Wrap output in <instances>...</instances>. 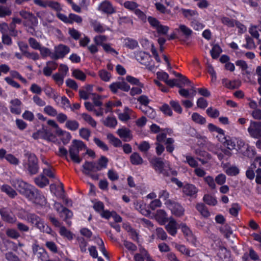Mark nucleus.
Instances as JSON below:
<instances>
[{"mask_svg": "<svg viewBox=\"0 0 261 261\" xmlns=\"http://www.w3.org/2000/svg\"><path fill=\"white\" fill-rule=\"evenodd\" d=\"M150 162L155 170L160 173L167 176L177 175L176 171L171 169L168 163H163L159 158H153L150 161Z\"/></svg>", "mask_w": 261, "mask_h": 261, "instance_id": "1", "label": "nucleus"}, {"mask_svg": "<svg viewBox=\"0 0 261 261\" xmlns=\"http://www.w3.org/2000/svg\"><path fill=\"white\" fill-rule=\"evenodd\" d=\"M26 160L23 161L24 168L27 169L31 174H36L39 170L38 159L36 155L31 153L27 152L25 154Z\"/></svg>", "mask_w": 261, "mask_h": 261, "instance_id": "2", "label": "nucleus"}, {"mask_svg": "<svg viewBox=\"0 0 261 261\" xmlns=\"http://www.w3.org/2000/svg\"><path fill=\"white\" fill-rule=\"evenodd\" d=\"M12 185L26 198L32 196L30 195L35 187L20 179H13L11 181Z\"/></svg>", "mask_w": 261, "mask_h": 261, "instance_id": "3", "label": "nucleus"}, {"mask_svg": "<svg viewBox=\"0 0 261 261\" xmlns=\"http://www.w3.org/2000/svg\"><path fill=\"white\" fill-rule=\"evenodd\" d=\"M18 217L22 219L27 220L29 222L35 225L41 231L45 232L47 233H50L51 231V228L48 227V226H46L42 219L35 214H30L27 215V218L21 216L20 215H18Z\"/></svg>", "mask_w": 261, "mask_h": 261, "instance_id": "4", "label": "nucleus"}, {"mask_svg": "<svg viewBox=\"0 0 261 261\" xmlns=\"http://www.w3.org/2000/svg\"><path fill=\"white\" fill-rule=\"evenodd\" d=\"M32 137L34 139H42L46 140L49 142H53L56 145L60 144V143L57 137L52 134L48 129H43V130H38L32 135Z\"/></svg>", "mask_w": 261, "mask_h": 261, "instance_id": "5", "label": "nucleus"}, {"mask_svg": "<svg viewBox=\"0 0 261 261\" xmlns=\"http://www.w3.org/2000/svg\"><path fill=\"white\" fill-rule=\"evenodd\" d=\"M99 171V168L97 167V164L93 162H86L83 165L82 172L85 175H88L94 180H97L99 177L97 172Z\"/></svg>", "mask_w": 261, "mask_h": 261, "instance_id": "6", "label": "nucleus"}, {"mask_svg": "<svg viewBox=\"0 0 261 261\" xmlns=\"http://www.w3.org/2000/svg\"><path fill=\"white\" fill-rule=\"evenodd\" d=\"M165 204L175 216L180 217L184 214L185 209L179 203L172 200H167L165 202Z\"/></svg>", "mask_w": 261, "mask_h": 261, "instance_id": "7", "label": "nucleus"}, {"mask_svg": "<svg viewBox=\"0 0 261 261\" xmlns=\"http://www.w3.org/2000/svg\"><path fill=\"white\" fill-rule=\"evenodd\" d=\"M248 132L251 137L255 139L261 138V121L251 120Z\"/></svg>", "mask_w": 261, "mask_h": 261, "instance_id": "8", "label": "nucleus"}, {"mask_svg": "<svg viewBox=\"0 0 261 261\" xmlns=\"http://www.w3.org/2000/svg\"><path fill=\"white\" fill-rule=\"evenodd\" d=\"M166 134L162 133L156 136V147H172L174 140L172 138H167Z\"/></svg>", "mask_w": 261, "mask_h": 261, "instance_id": "9", "label": "nucleus"}, {"mask_svg": "<svg viewBox=\"0 0 261 261\" xmlns=\"http://www.w3.org/2000/svg\"><path fill=\"white\" fill-rule=\"evenodd\" d=\"M30 195H32V196L27 198L33 203L40 205H44L46 203V199L44 195L35 188Z\"/></svg>", "mask_w": 261, "mask_h": 261, "instance_id": "10", "label": "nucleus"}, {"mask_svg": "<svg viewBox=\"0 0 261 261\" xmlns=\"http://www.w3.org/2000/svg\"><path fill=\"white\" fill-rule=\"evenodd\" d=\"M119 79H121L122 81L112 83L109 86V88L113 93H116L118 89L124 92H128L130 89V86L124 81L123 78L120 77Z\"/></svg>", "mask_w": 261, "mask_h": 261, "instance_id": "11", "label": "nucleus"}, {"mask_svg": "<svg viewBox=\"0 0 261 261\" xmlns=\"http://www.w3.org/2000/svg\"><path fill=\"white\" fill-rule=\"evenodd\" d=\"M69 51V47L65 45L60 44L55 47V53L53 55L52 59L57 60L60 58H63Z\"/></svg>", "mask_w": 261, "mask_h": 261, "instance_id": "12", "label": "nucleus"}, {"mask_svg": "<svg viewBox=\"0 0 261 261\" xmlns=\"http://www.w3.org/2000/svg\"><path fill=\"white\" fill-rule=\"evenodd\" d=\"M98 10L103 14L111 15L116 12L115 8L112 3L108 1L102 2L98 6Z\"/></svg>", "mask_w": 261, "mask_h": 261, "instance_id": "13", "label": "nucleus"}, {"mask_svg": "<svg viewBox=\"0 0 261 261\" xmlns=\"http://www.w3.org/2000/svg\"><path fill=\"white\" fill-rule=\"evenodd\" d=\"M0 215L3 221L9 223H14L16 222V216L13 214L11 210L7 208H2L0 209Z\"/></svg>", "mask_w": 261, "mask_h": 261, "instance_id": "14", "label": "nucleus"}, {"mask_svg": "<svg viewBox=\"0 0 261 261\" xmlns=\"http://www.w3.org/2000/svg\"><path fill=\"white\" fill-rule=\"evenodd\" d=\"M198 192V188L193 184H186L182 187V192L186 196L195 198Z\"/></svg>", "mask_w": 261, "mask_h": 261, "instance_id": "15", "label": "nucleus"}, {"mask_svg": "<svg viewBox=\"0 0 261 261\" xmlns=\"http://www.w3.org/2000/svg\"><path fill=\"white\" fill-rule=\"evenodd\" d=\"M176 30L180 36L182 37L179 40L184 42H186L189 39L193 33L192 30L185 24L179 25V28L176 29Z\"/></svg>", "mask_w": 261, "mask_h": 261, "instance_id": "16", "label": "nucleus"}, {"mask_svg": "<svg viewBox=\"0 0 261 261\" xmlns=\"http://www.w3.org/2000/svg\"><path fill=\"white\" fill-rule=\"evenodd\" d=\"M136 60L141 64L145 66L149 65V60H151V55L146 52L137 51L135 53Z\"/></svg>", "mask_w": 261, "mask_h": 261, "instance_id": "17", "label": "nucleus"}, {"mask_svg": "<svg viewBox=\"0 0 261 261\" xmlns=\"http://www.w3.org/2000/svg\"><path fill=\"white\" fill-rule=\"evenodd\" d=\"M54 208L59 213L60 217L64 218L65 220L71 218L73 215L71 211L64 207L60 203L55 202Z\"/></svg>", "mask_w": 261, "mask_h": 261, "instance_id": "18", "label": "nucleus"}, {"mask_svg": "<svg viewBox=\"0 0 261 261\" xmlns=\"http://www.w3.org/2000/svg\"><path fill=\"white\" fill-rule=\"evenodd\" d=\"M181 229L187 240L190 243L195 245L196 239L190 229L186 224H181Z\"/></svg>", "mask_w": 261, "mask_h": 261, "instance_id": "19", "label": "nucleus"}, {"mask_svg": "<svg viewBox=\"0 0 261 261\" xmlns=\"http://www.w3.org/2000/svg\"><path fill=\"white\" fill-rule=\"evenodd\" d=\"M10 110L11 113L15 115H19L21 112V106L22 102L18 98L12 99L10 101Z\"/></svg>", "mask_w": 261, "mask_h": 261, "instance_id": "20", "label": "nucleus"}, {"mask_svg": "<svg viewBox=\"0 0 261 261\" xmlns=\"http://www.w3.org/2000/svg\"><path fill=\"white\" fill-rule=\"evenodd\" d=\"M168 221V223L166 225L165 228L169 234L175 236L177 233L178 224L172 217L169 218Z\"/></svg>", "mask_w": 261, "mask_h": 261, "instance_id": "21", "label": "nucleus"}, {"mask_svg": "<svg viewBox=\"0 0 261 261\" xmlns=\"http://www.w3.org/2000/svg\"><path fill=\"white\" fill-rule=\"evenodd\" d=\"M117 133L119 137L124 142H128L133 138L131 131L126 127L118 129Z\"/></svg>", "mask_w": 261, "mask_h": 261, "instance_id": "22", "label": "nucleus"}, {"mask_svg": "<svg viewBox=\"0 0 261 261\" xmlns=\"http://www.w3.org/2000/svg\"><path fill=\"white\" fill-rule=\"evenodd\" d=\"M134 259L135 261H155L144 249L141 250L140 253H137L134 255Z\"/></svg>", "mask_w": 261, "mask_h": 261, "instance_id": "23", "label": "nucleus"}, {"mask_svg": "<svg viewBox=\"0 0 261 261\" xmlns=\"http://www.w3.org/2000/svg\"><path fill=\"white\" fill-rule=\"evenodd\" d=\"M244 147L245 146L244 141L240 138L230 137L227 140V142L224 145V146L228 147L231 146L232 147Z\"/></svg>", "mask_w": 261, "mask_h": 261, "instance_id": "24", "label": "nucleus"}, {"mask_svg": "<svg viewBox=\"0 0 261 261\" xmlns=\"http://www.w3.org/2000/svg\"><path fill=\"white\" fill-rule=\"evenodd\" d=\"M155 218L161 225H164L169 220L167 213L163 210H159L156 211Z\"/></svg>", "mask_w": 261, "mask_h": 261, "instance_id": "25", "label": "nucleus"}, {"mask_svg": "<svg viewBox=\"0 0 261 261\" xmlns=\"http://www.w3.org/2000/svg\"><path fill=\"white\" fill-rule=\"evenodd\" d=\"M56 134L60 137V140L63 142V144L64 145H67L71 138V136L70 133L63 130L61 128L59 129L57 131Z\"/></svg>", "mask_w": 261, "mask_h": 261, "instance_id": "26", "label": "nucleus"}, {"mask_svg": "<svg viewBox=\"0 0 261 261\" xmlns=\"http://www.w3.org/2000/svg\"><path fill=\"white\" fill-rule=\"evenodd\" d=\"M82 150V148H70L69 154L71 160L75 163H80L81 159L79 157V153Z\"/></svg>", "mask_w": 261, "mask_h": 261, "instance_id": "27", "label": "nucleus"}, {"mask_svg": "<svg viewBox=\"0 0 261 261\" xmlns=\"http://www.w3.org/2000/svg\"><path fill=\"white\" fill-rule=\"evenodd\" d=\"M179 11L182 13L184 16L189 20L196 18L198 15V13L196 10L181 8Z\"/></svg>", "mask_w": 261, "mask_h": 261, "instance_id": "28", "label": "nucleus"}, {"mask_svg": "<svg viewBox=\"0 0 261 261\" xmlns=\"http://www.w3.org/2000/svg\"><path fill=\"white\" fill-rule=\"evenodd\" d=\"M0 189L10 198H14L17 195L16 191L9 185H4L1 187Z\"/></svg>", "mask_w": 261, "mask_h": 261, "instance_id": "29", "label": "nucleus"}, {"mask_svg": "<svg viewBox=\"0 0 261 261\" xmlns=\"http://www.w3.org/2000/svg\"><path fill=\"white\" fill-rule=\"evenodd\" d=\"M35 184L40 188H43L49 184V180L43 175H40L35 179Z\"/></svg>", "mask_w": 261, "mask_h": 261, "instance_id": "30", "label": "nucleus"}, {"mask_svg": "<svg viewBox=\"0 0 261 261\" xmlns=\"http://www.w3.org/2000/svg\"><path fill=\"white\" fill-rule=\"evenodd\" d=\"M203 201L207 205L215 206L217 204V200L215 196L211 194H205L203 197Z\"/></svg>", "mask_w": 261, "mask_h": 261, "instance_id": "31", "label": "nucleus"}, {"mask_svg": "<svg viewBox=\"0 0 261 261\" xmlns=\"http://www.w3.org/2000/svg\"><path fill=\"white\" fill-rule=\"evenodd\" d=\"M215 132L219 134V135L217 136L218 140L224 146L227 140L229 138V136H225L224 134V130L218 127H217Z\"/></svg>", "mask_w": 261, "mask_h": 261, "instance_id": "32", "label": "nucleus"}, {"mask_svg": "<svg viewBox=\"0 0 261 261\" xmlns=\"http://www.w3.org/2000/svg\"><path fill=\"white\" fill-rule=\"evenodd\" d=\"M124 43L125 46L130 49H134L138 46V41L129 37L124 39Z\"/></svg>", "mask_w": 261, "mask_h": 261, "instance_id": "33", "label": "nucleus"}, {"mask_svg": "<svg viewBox=\"0 0 261 261\" xmlns=\"http://www.w3.org/2000/svg\"><path fill=\"white\" fill-rule=\"evenodd\" d=\"M237 151H243V155L250 159L254 158L255 155V151L253 148H239V150Z\"/></svg>", "mask_w": 261, "mask_h": 261, "instance_id": "34", "label": "nucleus"}, {"mask_svg": "<svg viewBox=\"0 0 261 261\" xmlns=\"http://www.w3.org/2000/svg\"><path fill=\"white\" fill-rule=\"evenodd\" d=\"M135 205L136 208L139 211L142 215L144 216H148L150 215V211L145 208V205L144 204L142 201H137L135 203Z\"/></svg>", "mask_w": 261, "mask_h": 261, "instance_id": "35", "label": "nucleus"}, {"mask_svg": "<svg viewBox=\"0 0 261 261\" xmlns=\"http://www.w3.org/2000/svg\"><path fill=\"white\" fill-rule=\"evenodd\" d=\"M196 208L204 217L206 218L210 216V212L204 204L201 203H197L196 205Z\"/></svg>", "mask_w": 261, "mask_h": 261, "instance_id": "36", "label": "nucleus"}, {"mask_svg": "<svg viewBox=\"0 0 261 261\" xmlns=\"http://www.w3.org/2000/svg\"><path fill=\"white\" fill-rule=\"evenodd\" d=\"M249 256L250 258L253 260H257L258 259L259 257L257 253L252 248L249 249V254L246 253L244 254L243 256V261H249L248 259V256Z\"/></svg>", "mask_w": 261, "mask_h": 261, "instance_id": "37", "label": "nucleus"}, {"mask_svg": "<svg viewBox=\"0 0 261 261\" xmlns=\"http://www.w3.org/2000/svg\"><path fill=\"white\" fill-rule=\"evenodd\" d=\"M219 149L220 152H218L217 155L220 160L223 159L225 156H229L231 154L230 148H225L224 149H222V148H219Z\"/></svg>", "mask_w": 261, "mask_h": 261, "instance_id": "38", "label": "nucleus"}, {"mask_svg": "<svg viewBox=\"0 0 261 261\" xmlns=\"http://www.w3.org/2000/svg\"><path fill=\"white\" fill-rule=\"evenodd\" d=\"M222 50L218 44H215L213 46L210 51L211 56L213 59H216L219 57Z\"/></svg>", "mask_w": 261, "mask_h": 261, "instance_id": "39", "label": "nucleus"}, {"mask_svg": "<svg viewBox=\"0 0 261 261\" xmlns=\"http://www.w3.org/2000/svg\"><path fill=\"white\" fill-rule=\"evenodd\" d=\"M79 123L76 120H67L65 126L71 131H75L79 127Z\"/></svg>", "mask_w": 261, "mask_h": 261, "instance_id": "40", "label": "nucleus"}, {"mask_svg": "<svg viewBox=\"0 0 261 261\" xmlns=\"http://www.w3.org/2000/svg\"><path fill=\"white\" fill-rule=\"evenodd\" d=\"M103 123L107 127L114 128L117 124V121L115 117H108Z\"/></svg>", "mask_w": 261, "mask_h": 261, "instance_id": "41", "label": "nucleus"}, {"mask_svg": "<svg viewBox=\"0 0 261 261\" xmlns=\"http://www.w3.org/2000/svg\"><path fill=\"white\" fill-rule=\"evenodd\" d=\"M107 137L111 144L115 147H121L122 146L121 140L116 138L113 135L111 134H108Z\"/></svg>", "mask_w": 261, "mask_h": 261, "instance_id": "42", "label": "nucleus"}, {"mask_svg": "<svg viewBox=\"0 0 261 261\" xmlns=\"http://www.w3.org/2000/svg\"><path fill=\"white\" fill-rule=\"evenodd\" d=\"M191 117L192 120L196 123L204 124L206 123L205 118L197 113H193Z\"/></svg>", "mask_w": 261, "mask_h": 261, "instance_id": "43", "label": "nucleus"}, {"mask_svg": "<svg viewBox=\"0 0 261 261\" xmlns=\"http://www.w3.org/2000/svg\"><path fill=\"white\" fill-rule=\"evenodd\" d=\"M118 23L120 25L129 24L133 25L134 22L132 18L130 17L127 16L120 17L118 19Z\"/></svg>", "mask_w": 261, "mask_h": 261, "instance_id": "44", "label": "nucleus"}, {"mask_svg": "<svg viewBox=\"0 0 261 261\" xmlns=\"http://www.w3.org/2000/svg\"><path fill=\"white\" fill-rule=\"evenodd\" d=\"M225 173L229 176H236L239 173V168L235 166H231L225 169Z\"/></svg>", "mask_w": 261, "mask_h": 261, "instance_id": "45", "label": "nucleus"}, {"mask_svg": "<svg viewBox=\"0 0 261 261\" xmlns=\"http://www.w3.org/2000/svg\"><path fill=\"white\" fill-rule=\"evenodd\" d=\"M126 80L132 85H136L140 87H144L143 84L141 83L138 79L131 75H127L126 76Z\"/></svg>", "mask_w": 261, "mask_h": 261, "instance_id": "46", "label": "nucleus"}, {"mask_svg": "<svg viewBox=\"0 0 261 261\" xmlns=\"http://www.w3.org/2000/svg\"><path fill=\"white\" fill-rule=\"evenodd\" d=\"M59 233L61 236L66 238L69 240L73 239V234L71 232L66 228L64 226H62L59 231Z\"/></svg>", "mask_w": 261, "mask_h": 261, "instance_id": "47", "label": "nucleus"}, {"mask_svg": "<svg viewBox=\"0 0 261 261\" xmlns=\"http://www.w3.org/2000/svg\"><path fill=\"white\" fill-rule=\"evenodd\" d=\"M72 75L75 79L82 81H85L86 79V75L80 69H74L72 71Z\"/></svg>", "mask_w": 261, "mask_h": 261, "instance_id": "48", "label": "nucleus"}, {"mask_svg": "<svg viewBox=\"0 0 261 261\" xmlns=\"http://www.w3.org/2000/svg\"><path fill=\"white\" fill-rule=\"evenodd\" d=\"M176 249L183 254L191 256L193 254H191V251L184 245L177 244L175 246Z\"/></svg>", "mask_w": 261, "mask_h": 261, "instance_id": "49", "label": "nucleus"}, {"mask_svg": "<svg viewBox=\"0 0 261 261\" xmlns=\"http://www.w3.org/2000/svg\"><path fill=\"white\" fill-rule=\"evenodd\" d=\"M159 37L161 35H166L167 34L169 28L167 25H164L162 24H160L158 28L155 29Z\"/></svg>", "mask_w": 261, "mask_h": 261, "instance_id": "50", "label": "nucleus"}, {"mask_svg": "<svg viewBox=\"0 0 261 261\" xmlns=\"http://www.w3.org/2000/svg\"><path fill=\"white\" fill-rule=\"evenodd\" d=\"M206 113L208 116L212 118H216L218 117L220 115L219 111L217 109H214L212 107L207 109Z\"/></svg>", "mask_w": 261, "mask_h": 261, "instance_id": "51", "label": "nucleus"}, {"mask_svg": "<svg viewBox=\"0 0 261 261\" xmlns=\"http://www.w3.org/2000/svg\"><path fill=\"white\" fill-rule=\"evenodd\" d=\"M130 162L134 165H140L143 162V160L137 153H134L130 156Z\"/></svg>", "mask_w": 261, "mask_h": 261, "instance_id": "52", "label": "nucleus"}, {"mask_svg": "<svg viewBox=\"0 0 261 261\" xmlns=\"http://www.w3.org/2000/svg\"><path fill=\"white\" fill-rule=\"evenodd\" d=\"M221 22L229 28H232L235 26L236 20L231 19L228 17H223L221 19Z\"/></svg>", "mask_w": 261, "mask_h": 261, "instance_id": "53", "label": "nucleus"}, {"mask_svg": "<svg viewBox=\"0 0 261 261\" xmlns=\"http://www.w3.org/2000/svg\"><path fill=\"white\" fill-rule=\"evenodd\" d=\"M82 117L86 122L88 123L93 127H95L96 126V122L90 115L86 113H83L82 114Z\"/></svg>", "mask_w": 261, "mask_h": 261, "instance_id": "54", "label": "nucleus"}, {"mask_svg": "<svg viewBox=\"0 0 261 261\" xmlns=\"http://www.w3.org/2000/svg\"><path fill=\"white\" fill-rule=\"evenodd\" d=\"M108 163V159L104 156H101L97 161V164H96L97 167L98 168H99V170H100L102 169L106 168L107 167Z\"/></svg>", "mask_w": 261, "mask_h": 261, "instance_id": "55", "label": "nucleus"}, {"mask_svg": "<svg viewBox=\"0 0 261 261\" xmlns=\"http://www.w3.org/2000/svg\"><path fill=\"white\" fill-rule=\"evenodd\" d=\"M124 7L129 10L135 11V10L137 9L139 5L138 4L133 1H126L123 4Z\"/></svg>", "mask_w": 261, "mask_h": 261, "instance_id": "56", "label": "nucleus"}, {"mask_svg": "<svg viewBox=\"0 0 261 261\" xmlns=\"http://www.w3.org/2000/svg\"><path fill=\"white\" fill-rule=\"evenodd\" d=\"M39 50L40 52V54L43 58H45L47 56H49L51 59L53 55H54V53H51L50 50L46 47L41 46L39 49Z\"/></svg>", "mask_w": 261, "mask_h": 261, "instance_id": "57", "label": "nucleus"}, {"mask_svg": "<svg viewBox=\"0 0 261 261\" xmlns=\"http://www.w3.org/2000/svg\"><path fill=\"white\" fill-rule=\"evenodd\" d=\"M169 104L175 112H177L178 114H181L182 113V109L178 101L175 100H170L169 102Z\"/></svg>", "mask_w": 261, "mask_h": 261, "instance_id": "58", "label": "nucleus"}, {"mask_svg": "<svg viewBox=\"0 0 261 261\" xmlns=\"http://www.w3.org/2000/svg\"><path fill=\"white\" fill-rule=\"evenodd\" d=\"M140 109L150 118H153L154 117L155 113L151 107L147 106L146 109L144 106L143 108L140 107Z\"/></svg>", "mask_w": 261, "mask_h": 261, "instance_id": "59", "label": "nucleus"}, {"mask_svg": "<svg viewBox=\"0 0 261 261\" xmlns=\"http://www.w3.org/2000/svg\"><path fill=\"white\" fill-rule=\"evenodd\" d=\"M160 110L165 115H167L169 116H172L173 115V113L171 109L170 106L167 104H163L160 108Z\"/></svg>", "mask_w": 261, "mask_h": 261, "instance_id": "60", "label": "nucleus"}, {"mask_svg": "<svg viewBox=\"0 0 261 261\" xmlns=\"http://www.w3.org/2000/svg\"><path fill=\"white\" fill-rule=\"evenodd\" d=\"M147 20L150 26L154 29H155L160 24H161L159 20H158L156 18L152 16H149L147 18Z\"/></svg>", "mask_w": 261, "mask_h": 261, "instance_id": "61", "label": "nucleus"}, {"mask_svg": "<svg viewBox=\"0 0 261 261\" xmlns=\"http://www.w3.org/2000/svg\"><path fill=\"white\" fill-rule=\"evenodd\" d=\"M44 112L50 116L55 117L57 115V110L52 106H47L44 108Z\"/></svg>", "mask_w": 261, "mask_h": 261, "instance_id": "62", "label": "nucleus"}, {"mask_svg": "<svg viewBox=\"0 0 261 261\" xmlns=\"http://www.w3.org/2000/svg\"><path fill=\"white\" fill-rule=\"evenodd\" d=\"M137 100L140 104L143 105V106H144L146 109L150 102V99L146 95H142L138 97Z\"/></svg>", "mask_w": 261, "mask_h": 261, "instance_id": "63", "label": "nucleus"}, {"mask_svg": "<svg viewBox=\"0 0 261 261\" xmlns=\"http://www.w3.org/2000/svg\"><path fill=\"white\" fill-rule=\"evenodd\" d=\"M99 75L101 79L105 82H108L111 79V74L106 70H101L99 71Z\"/></svg>", "mask_w": 261, "mask_h": 261, "instance_id": "64", "label": "nucleus"}]
</instances>
